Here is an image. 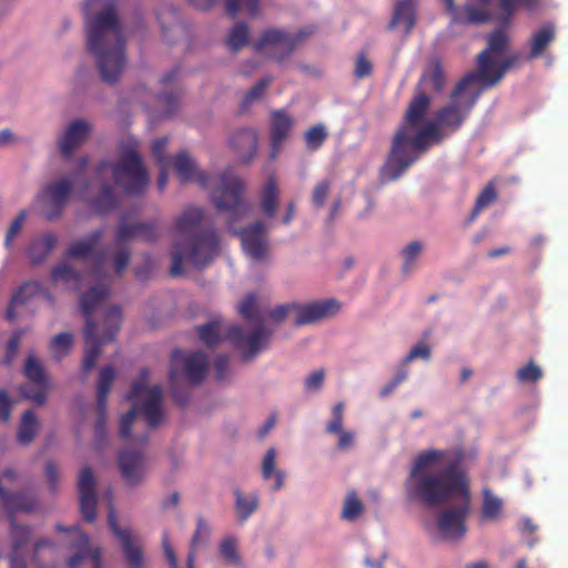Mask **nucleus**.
<instances>
[{"instance_id": "obj_22", "label": "nucleus", "mask_w": 568, "mask_h": 568, "mask_svg": "<svg viewBox=\"0 0 568 568\" xmlns=\"http://www.w3.org/2000/svg\"><path fill=\"white\" fill-rule=\"evenodd\" d=\"M77 544L73 546L78 554L69 559V568H80L82 565H89L91 568H101L100 549H91L89 546V536L79 530L78 527L70 529Z\"/></svg>"}, {"instance_id": "obj_2", "label": "nucleus", "mask_w": 568, "mask_h": 568, "mask_svg": "<svg viewBox=\"0 0 568 568\" xmlns=\"http://www.w3.org/2000/svg\"><path fill=\"white\" fill-rule=\"evenodd\" d=\"M171 162L182 183L196 182L210 192L216 210L226 215L230 231L240 235L244 253L254 262H265L270 254L266 225L256 222L241 231L234 226V223L243 220L250 211L242 199L244 182L231 170L207 176L199 170L195 161L186 152L178 153Z\"/></svg>"}, {"instance_id": "obj_39", "label": "nucleus", "mask_w": 568, "mask_h": 568, "mask_svg": "<svg viewBox=\"0 0 568 568\" xmlns=\"http://www.w3.org/2000/svg\"><path fill=\"white\" fill-rule=\"evenodd\" d=\"M38 432V420L32 410L24 412L18 432V440L22 445H29Z\"/></svg>"}, {"instance_id": "obj_52", "label": "nucleus", "mask_w": 568, "mask_h": 568, "mask_svg": "<svg viewBox=\"0 0 568 568\" xmlns=\"http://www.w3.org/2000/svg\"><path fill=\"white\" fill-rule=\"evenodd\" d=\"M28 212L26 210H21L19 214L16 216V219L10 223L6 237H4V245L7 247H10L13 240L19 235V233L22 230V226L27 220Z\"/></svg>"}, {"instance_id": "obj_21", "label": "nucleus", "mask_w": 568, "mask_h": 568, "mask_svg": "<svg viewBox=\"0 0 568 568\" xmlns=\"http://www.w3.org/2000/svg\"><path fill=\"white\" fill-rule=\"evenodd\" d=\"M92 124L84 119L70 122L58 140V146L63 156L70 158L90 136Z\"/></svg>"}, {"instance_id": "obj_57", "label": "nucleus", "mask_w": 568, "mask_h": 568, "mask_svg": "<svg viewBox=\"0 0 568 568\" xmlns=\"http://www.w3.org/2000/svg\"><path fill=\"white\" fill-rule=\"evenodd\" d=\"M24 333L26 332L23 329H19L14 332L11 338L9 339L7 345V355L4 358L6 364L10 365L13 362L19 349L21 338L24 335Z\"/></svg>"}, {"instance_id": "obj_16", "label": "nucleus", "mask_w": 568, "mask_h": 568, "mask_svg": "<svg viewBox=\"0 0 568 568\" xmlns=\"http://www.w3.org/2000/svg\"><path fill=\"white\" fill-rule=\"evenodd\" d=\"M183 366L185 378L197 384L202 382L206 375L209 363L206 356L202 352L184 353L182 351H174L172 355V368L170 372V379L175 383L176 368Z\"/></svg>"}, {"instance_id": "obj_7", "label": "nucleus", "mask_w": 568, "mask_h": 568, "mask_svg": "<svg viewBox=\"0 0 568 568\" xmlns=\"http://www.w3.org/2000/svg\"><path fill=\"white\" fill-rule=\"evenodd\" d=\"M202 209H185L173 225L171 274L181 275L185 267H204L220 253V236L214 230H204Z\"/></svg>"}, {"instance_id": "obj_30", "label": "nucleus", "mask_w": 568, "mask_h": 568, "mask_svg": "<svg viewBox=\"0 0 568 568\" xmlns=\"http://www.w3.org/2000/svg\"><path fill=\"white\" fill-rule=\"evenodd\" d=\"M42 293L41 285L36 281L26 282L12 296L7 317L13 320L17 316L16 308L27 304L31 298Z\"/></svg>"}, {"instance_id": "obj_49", "label": "nucleus", "mask_w": 568, "mask_h": 568, "mask_svg": "<svg viewBox=\"0 0 568 568\" xmlns=\"http://www.w3.org/2000/svg\"><path fill=\"white\" fill-rule=\"evenodd\" d=\"M430 346L426 342L415 344L409 353L402 361L403 366H407L415 359L428 361L430 358Z\"/></svg>"}, {"instance_id": "obj_42", "label": "nucleus", "mask_w": 568, "mask_h": 568, "mask_svg": "<svg viewBox=\"0 0 568 568\" xmlns=\"http://www.w3.org/2000/svg\"><path fill=\"white\" fill-rule=\"evenodd\" d=\"M423 251L424 244L419 241H412L403 248V271L405 273L412 271L415 266L416 260L420 256Z\"/></svg>"}, {"instance_id": "obj_17", "label": "nucleus", "mask_w": 568, "mask_h": 568, "mask_svg": "<svg viewBox=\"0 0 568 568\" xmlns=\"http://www.w3.org/2000/svg\"><path fill=\"white\" fill-rule=\"evenodd\" d=\"M24 375L29 379L30 384L21 387L22 396L38 405H44L49 388L48 379L42 364L32 354L27 357Z\"/></svg>"}, {"instance_id": "obj_58", "label": "nucleus", "mask_w": 568, "mask_h": 568, "mask_svg": "<svg viewBox=\"0 0 568 568\" xmlns=\"http://www.w3.org/2000/svg\"><path fill=\"white\" fill-rule=\"evenodd\" d=\"M498 7L503 12V17H500L499 21L503 24H507L511 16L519 8V3L517 0H499Z\"/></svg>"}, {"instance_id": "obj_43", "label": "nucleus", "mask_w": 568, "mask_h": 568, "mask_svg": "<svg viewBox=\"0 0 568 568\" xmlns=\"http://www.w3.org/2000/svg\"><path fill=\"white\" fill-rule=\"evenodd\" d=\"M544 376V372L534 361H529L526 365L519 367L516 372V378L519 383L529 384L537 383Z\"/></svg>"}, {"instance_id": "obj_14", "label": "nucleus", "mask_w": 568, "mask_h": 568, "mask_svg": "<svg viewBox=\"0 0 568 568\" xmlns=\"http://www.w3.org/2000/svg\"><path fill=\"white\" fill-rule=\"evenodd\" d=\"M73 187V180L62 178L48 184L36 197L33 205L39 206L48 220L60 216Z\"/></svg>"}, {"instance_id": "obj_5", "label": "nucleus", "mask_w": 568, "mask_h": 568, "mask_svg": "<svg viewBox=\"0 0 568 568\" xmlns=\"http://www.w3.org/2000/svg\"><path fill=\"white\" fill-rule=\"evenodd\" d=\"M83 11L89 51L95 57L101 79L113 83L126 65L124 32L114 2L85 0Z\"/></svg>"}, {"instance_id": "obj_36", "label": "nucleus", "mask_w": 568, "mask_h": 568, "mask_svg": "<svg viewBox=\"0 0 568 568\" xmlns=\"http://www.w3.org/2000/svg\"><path fill=\"white\" fill-rule=\"evenodd\" d=\"M272 77H265L258 80L250 90L245 92L242 98L240 109L242 111L248 110L253 104L260 102L266 94V91L272 83Z\"/></svg>"}, {"instance_id": "obj_32", "label": "nucleus", "mask_w": 568, "mask_h": 568, "mask_svg": "<svg viewBox=\"0 0 568 568\" xmlns=\"http://www.w3.org/2000/svg\"><path fill=\"white\" fill-rule=\"evenodd\" d=\"M280 201V187L274 178H270L261 190V209L266 217H274Z\"/></svg>"}, {"instance_id": "obj_8", "label": "nucleus", "mask_w": 568, "mask_h": 568, "mask_svg": "<svg viewBox=\"0 0 568 568\" xmlns=\"http://www.w3.org/2000/svg\"><path fill=\"white\" fill-rule=\"evenodd\" d=\"M148 382L149 371L143 368L126 396L132 407L120 422V435L123 438L131 436V426L138 417H142L150 428L160 426L164 420L162 388L159 385L151 386Z\"/></svg>"}, {"instance_id": "obj_15", "label": "nucleus", "mask_w": 568, "mask_h": 568, "mask_svg": "<svg viewBox=\"0 0 568 568\" xmlns=\"http://www.w3.org/2000/svg\"><path fill=\"white\" fill-rule=\"evenodd\" d=\"M339 310L341 303L334 298L307 304H300L294 302L293 324L296 327L314 324L336 315Z\"/></svg>"}, {"instance_id": "obj_45", "label": "nucleus", "mask_w": 568, "mask_h": 568, "mask_svg": "<svg viewBox=\"0 0 568 568\" xmlns=\"http://www.w3.org/2000/svg\"><path fill=\"white\" fill-rule=\"evenodd\" d=\"M328 132L323 124H317L310 128L305 132V142L308 150H317L327 139Z\"/></svg>"}, {"instance_id": "obj_60", "label": "nucleus", "mask_w": 568, "mask_h": 568, "mask_svg": "<svg viewBox=\"0 0 568 568\" xmlns=\"http://www.w3.org/2000/svg\"><path fill=\"white\" fill-rule=\"evenodd\" d=\"M338 435V442H337V448L341 450H347L353 447L355 442V433L352 430H343L337 433Z\"/></svg>"}, {"instance_id": "obj_40", "label": "nucleus", "mask_w": 568, "mask_h": 568, "mask_svg": "<svg viewBox=\"0 0 568 568\" xmlns=\"http://www.w3.org/2000/svg\"><path fill=\"white\" fill-rule=\"evenodd\" d=\"M248 41V26L245 22H237L230 31L226 43L232 51H239Z\"/></svg>"}, {"instance_id": "obj_50", "label": "nucleus", "mask_w": 568, "mask_h": 568, "mask_svg": "<svg viewBox=\"0 0 568 568\" xmlns=\"http://www.w3.org/2000/svg\"><path fill=\"white\" fill-rule=\"evenodd\" d=\"M344 403L339 402L334 405L332 409V419L326 425V433L328 434H337L343 432V423H344Z\"/></svg>"}, {"instance_id": "obj_3", "label": "nucleus", "mask_w": 568, "mask_h": 568, "mask_svg": "<svg viewBox=\"0 0 568 568\" xmlns=\"http://www.w3.org/2000/svg\"><path fill=\"white\" fill-rule=\"evenodd\" d=\"M106 261L105 253L95 257V268L87 276L80 275L70 265L68 261L58 264L51 271V281L55 285H62L68 290H80L83 282L89 284V291L80 298V307L87 317V326L84 331L85 349L83 357V367L91 371L95 365L100 354L101 346L113 341L121 324L122 313L119 306L110 307L104 315L105 333L99 334L97 325L89 318L90 314L95 311L102 301L106 297L109 290L104 283L106 274L102 272Z\"/></svg>"}, {"instance_id": "obj_13", "label": "nucleus", "mask_w": 568, "mask_h": 568, "mask_svg": "<svg viewBox=\"0 0 568 568\" xmlns=\"http://www.w3.org/2000/svg\"><path fill=\"white\" fill-rule=\"evenodd\" d=\"M457 504L444 509L437 519V530L442 538L454 540L459 539L466 534V517L470 509V493L466 489V495H457Z\"/></svg>"}, {"instance_id": "obj_51", "label": "nucleus", "mask_w": 568, "mask_h": 568, "mask_svg": "<svg viewBox=\"0 0 568 568\" xmlns=\"http://www.w3.org/2000/svg\"><path fill=\"white\" fill-rule=\"evenodd\" d=\"M363 513V505L355 494H349L345 500L342 517L346 520H354Z\"/></svg>"}, {"instance_id": "obj_63", "label": "nucleus", "mask_w": 568, "mask_h": 568, "mask_svg": "<svg viewBox=\"0 0 568 568\" xmlns=\"http://www.w3.org/2000/svg\"><path fill=\"white\" fill-rule=\"evenodd\" d=\"M45 477H47L50 488L52 490H55L57 484L60 478V474H59L58 467L52 462L47 463Z\"/></svg>"}, {"instance_id": "obj_59", "label": "nucleus", "mask_w": 568, "mask_h": 568, "mask_svg": "<svg viewBox=\"0 0 568 568\" xmlns=\"http://www.w3.org/2000/svg\"><path fill=\"white\" fill-rule=\"evenodd\" d=\"M158 103L164 108V115H170L179 104V97L176 94H162L158 98Z\"/></svg>"}, {"instance_id": "obj_38", "label": "nucleus", "mask_w": 568, "mask_h": 568, "mask_svg": "<svg viewBox=\"0 0 568 568\" xmlns=\"http://www.w3.org/2000/svg\"><path fill=\"white\" fill-rule=\"evenodd\" d=\"M446 83V78L443 68L438 62H434L428 70H426L419 81V85H427L435 92H440Z\"/></svg>"}, {"instance_id": "obj_53", "label": "nucleus", "mask_w": 568, "mask_h": 568, "mask_svg": "<svg viewBox=\"0 0 568 568\" xmlns=\"http://www.w3.org/2000/svg\"><path fill=\"white\" fill-rule=\"evenodd\" d=\"M293 308L294 302L277 305L267 313V317L275 324H281L286 320L293 321Z\"/></svg>"}, {"instance_id": "obj_44", "label": "nucleus", "mask_w": 568, "mask_h": 568, "mask_svg": "<svg viewBox=\"0 0 568 568\" xmlns=\"http://www.w3.org/2000/svg\"><path fill=\"white\" fill-rule=\"evenodd\" d=\"M73 337L69 333H60L54 336L50 343V352L57 359L65 356L71 349Z\"/></svg>"}, {"instance_id": "obj_20", "label": "nucleus", "mask_w": 568, "mask_h": 568, "mask_svg": "<svg viewBox=\"0 0 568 568\" xmlns=\"http://www.w3.org/2000/svg\"><path fill=\"white\" fill-rule=\"evenodd\" d=\"M78 490L80 497V510L83 518L92 523L97 517V483L90 467H83L78 478Z\"/></svg>"}, {"instance_id": "obj_37", "label": "nucleus", "mask_w": 568, "mask_h": 568, "mask_svg": "<svg viewBox=\"0 0 568 568\" xmlns=\"http://www.w3.org/2000/svg\"><path fill=\"white\" fill-rule=\"evenodd\" d=\"M30 531L24 526H18L12 524L11 526V536L13 539V554L10 557V566L11 568H23L24 564L19 559V549L22 547L24 542L29 539Z\"/></svg>"}, {"instance_id": "obj_11", "label": "nucleus", "mask_w": 568, "mask_h": 568, "mask_svg": "<svg viewBox=\"0 0 568 568\" xmlns=\"http://www.w3.org/2000/svg\"><path fill=\"white\" fill-rule=\"evenodd\" d=\"M158 227L153 223H128L121 221L115 234V252L112 255L114 272L119 275L125 270L130 261V251L124 246L132 241L151 242L158 237Z\"/></svg>"}, {"instance_id": "obj_27", "label": "nucleus", "mask_w": 568, "mask_h": 568, "mask_svg": "<svg viewBox=\"0 0 568 568\" xmlns=\"http://www.w3.org/2000/svg\"><path fill=\"white\" fill-rule=\"evenodd\" d=\"M57 243L58 237L53 233H45L42 236L33 239L27 251L30 263H42L53 251Z\"/></svg>"}, {"instance_id": "obj_29", "label": "nucleus", "mask_w": 568, "mask_h": 568, "mask_svg": "<svg viewBox=\"0 0 568 568\" xmlns=\"http://www.w3.org/2000/svg\"><path fill=\"white\" fill-rule=\"evenodd\" d=\"M102 231L95 230L87 237L72 243L67 252V257L87 258L93 255L102 239Z\"/></svg>"}, {"instance_id": "obj_35", "label": "nucleus", "mask_w": 568, "mask_h": 568, "mask_svg": "<svg viewBox=\"0 0 568 568\" xmlns=\"http://www.w3.org/2000/svg\"><path fill=\"white\" fill-rule=\"evenodd\" d=\"M219 552L226 565L235 568H244V562L239 554V540L236 537H225L220 542Z\"/></svg>"}, {"instance_id": "obj_12", "label": "nucleus", "mask_w": 568, "mask_h": 568, "mask_svg": "<svg viewBox=\"0 0 568 568\" xmlns=\"http://www.w3.org/2000/svg\"><path fill=\"white\" fill-rule=\"evenodd\" d=\"M303 38L304 34L301 31L288 32L282 29H267L254 43V50L261 55L281 62L293 53Z\"/></svg>"}, {"instance_id": "obj_18", "label": "nucleus", "mask_w": 568, "mask_h": 568, "mask_svg": "<svg viewBox=\"0 0 568 568\" xmlns=\"http://www.w3.org/2000/svg\"><path fill=\"white\" fill-rule=\"evenodd\" d=\"M120 474L130 487H138L146 479L148 459L141 452L122 449L118 457Z\"/></svg>"}, {"instance_id": "obj_26", "label": "nucleus", "mask_w": 568, "mask_h": 568, "mask_svg": "<svg viewBox=\"0 0 568 568\" xmlns=\"http://www.w3.org/2000/svg\"><path fill=\"white\" fill-rule=\"evenodd\" d=\"M113 379L114 371L111 366H105L104 368L101 369L98 382V409L100 410L101 416L95 426L97 435L99 436L103 434L106 396L109 394Z\"/></svg>"}, {"instance_id": "obj_19", "label": "nucleus", "mask_w": 568, "mask_h": 568, "mask_svg": "<svg viewBox=\"0 0 568 568\" xmlns=\"http://www.w3.org/2000/svg\"><path fill=\"white\" fill-rule=\"evenodd\" d=\"M108 521L111 530L122 544L124 558L129 566L131 568H142L144 558L142 552L143 544L140 536L130 529H121L116 523L113 509H110Z\"/></svg>"}, {"instance_id": "obj_46", "label": "nucleus", "mask_w": 568, "mask_h": 568, "mask_svg": "<svg viewBox=\"0 0 568 568\" xmlns=\"http://www.w3.org/2000/svg\"><path fill=\"white\" fill-rule=\"evenodd\" d=\"M210 536H211L210 525L202 517H199L197 523H196V529L191 539L190 551H193V554L195 555L196 549L201 545L206 542L209 540Z\"/></svg>"}, {"instance_id": "obj_55", "label": "nucleus", "mask_w": 568, "mask_h": 568, "mask_svg": "<svg viewBox=\"0 0 568 568\" xmlns=\"http://www.w3.org/2000/svg\"><path fill=\"white\" fill-rule=\"evenodd\" d=\"M166 146L168 138L156 139L152 143V154L160 166H168L171 163V159L165 155Z\"/></svg>"}, {"instance_id": "obj_54", "label": "nucleus", "mask_w": 568, "mask_h": 568, "mask_svg": "<svg viewBox=\"0 0 568 568\" xmlns=\"http://www.w3.org/2000/svg\"><path fill=\"white\" fill-rule=\"evenodd\" d=\"M217 322H210L197 328L201 341L209 345H215L220 341V332L217 329Z\"/></svg>"}, {"instance_id": "obj_24", "label": "nucleus", "mask_w": 568, "mask_h": 568, "mask_svg": "<svg viewBox=\"0 0 568 568\" xmlns=\"http://www.w3.org/2000/svg\"><path fill=\"white\" fill-rule=\"evenodd\" d=\"M229 143L243 163L251 162L257 153V133L255 130H239L231 135Z\"/></svg>"}, {"instance_id": "obj_48", "label": "nucleus", "mask_w": 568, "mask_h": 568, "mask_svg": "<svg viewBox=\"0 0 568 568\" xmlns=\"http://www.w3.org/2000/svg\"><path fill=\"white\" fill-rule=\"evenodd\" d=\"M332 181L322 180L317 182L312 192V203L315 207L322 209L331 191Z\"/></svg>"}, {"instance_id": "obj_56", "label": "nucleus", "mask_w": 568, "mask_h": 568, "mask_svg": "<svg viewBox=\"0 0 568 568\" xmlns=\"http://www.w3.org/2000/svg\"><path fill=\"white\" fill-rule=\"evenodd\" d=\"M325 381V371L318 369L311 373L304 381V387L310 393L318 392Z\"/></svg>"}, {"instance_id": "obj_23", "label": "nucleus", "mask_w": 568, "mask_h": 568, "mask_svg": "<svg viewBox=\"0 0 568 568\" xmlns=\"http://www.w3.org/2000/svg\"><path fill=\"white\" fill-rule=\"evenodd\" d=\"M293 126L292 116L284 110H276L271 113L270 129H271V156L275 158L284 141L290 136Z\"/></svg>"}, {"instance_id": "obj_64", "label": "nucleus", "mask_w": 568, "mask_h": 568, "mask_svg": "<svg viewBox=\"0 0 568 568\" xmlns=\"http://www.w3.org/2000/svg\"><path fill=\"white\" fill-rule=\"evenodd\" d=\"M229 366V357L227 356H219L214 362V369L217 379H223L226 376V371Z\"/></svg>"}, {"instance_id": "obj_10", "label": "nucleus", "mask_w": 568, "mask_h": 568, "mask_svg": "<svg viewBox=\"0 0 568 568\" xmlns=\"http://www.w3.org/2000/svg\"><path fill=\"white\" fill-rule=\"evenodd\" d=\"M488 47L478 54L476 81H483L486 88L495 85L505 72L516 62L517 58L500 60L507 49L508 37L503 30H495L488 36Z\"/></svg>"}, {"instance_id": "obj_6", "label": "nucleus", "mask_w": 568, "mask_h": 568, "mask_svg": "<svg viewBox=\"0 0 568 568\" xmlns=\"http://www.w3.org/2000/svg\"><path fill=\"white\" fill-rule=\"evenodd\" d=\"M148 183L149 176L140 154L130 150L115 164L100 163L93 180L83 186L78 196L95 212H104L116 202L115 186L128 194H136L144 191Z\"/></svg>"}, {"instance_id": "obj_9", "label": "nucleus", "mask_w": 568, "mask_h": 568, "mask_svg": "<svg viewBox=\"0 0 568 568\" xmlns=\"http://www.w3.org/2000/svg\"><path fill=\"white\" fill-rule=\"evenodd\" d=\"M239 312L246 321L257 323L258 326L251 333H245L241 327L233 326L230 328L227 337L245 359H251L266 347L271 332L263 326V316L257 308L254 294L245 296L239 304Z\"/></svg>"}, {"instance_id": "obj_41", "label": "nucleus", "mask_w": 568, "mask_h": 568, "mask_svg": "<svg viewBox=\"0 0 568 568\" xmlns=\"http://www.w3.org/2000/svg\"><path fill=\"white\" fill-rule=\"evenodd\" d=\"M261 0H226V11L231 16L246 12L254 17L258 12Z\"/></svg>"}, {"instance_id": "obj_1", "label": "nucleus", "mask_w": 568, "mask_h": 568, "mask_svg": "<svg viewBox=\"0 0 568 568\" xmlns=\"http://www.w3.org/2000/svg\"><path fill=\"white\" fill-rule=\"evenodd\" d=\"M476 82L475 73L463 78L452 92L449 103L439 109L430 121L426 120L430 98L423 91L414 97L381 168L383 182L398 179L433 144L439 143L444 138L442 129L455 132L462 126L480 94Z\"/></svg>"}, {"instance_id": "obj_34", "label": "nucleus", "mask_w": 568, "mask_h": 568, "mask_svg": "<svg viewBox=\"0 0 568 568\" xmlns=\"http://www.w3.org/2000/svg\"><path fill=\"white\" fill-rule=\"evenodd\" d=\"M556 30L551 24L544 26L531 36L529 59L539 57L555 40Z\"/></svg>"}, {"instance_id": "obj_61", "label": "nucleus", "mask_w": 568, "mask_h": 568, "mask_svg": "<svg viewBox=\"0 0 568 568\" xmlns=\"http://www.w3.org/2000/svg\"><path fill=\"white\" fill-rule=\"evenodd\" d=\"M12 408V402L10 400L6 390H0V419L3 422L9 420Z\"/></svg>"}, {"instance_id": "obj_33", "label": "nucleus", "mask_w": 568, "mask_h": 568, "mask_svg": "<svg viewBox=\"0 0 568 568\" xmlns=\"http://www.w3.org/2000/svg\"><path fill=\"white\" fill-rule=\"evenodd\" d=\"M235 513L241 521H246L260 505L257 493L245 495L241 489H234Z\"/></svg>"}, {"instance_id": "obj_62", "label": "nucleus", "mask_w": 568, "mask_h": 568, "mask_svg": "<svg viewBox=\"0 0 568 568\" xmlns=\"http://www.w3.org/2000/svg\"><path fill=\"white\" fill-rule=\"evenodd\" d=\"M372 72V64L365 57H359L355 63V77L358 79L368 77Z\"/></svg>"}, {"instance_id": "obj_25", "label": "nucleus", "mask_w": 568, "mask_h": 568, "mask_svg": "<svg viewBox=\"0 0 568 568\" xmlns=\"http://www.w3.org/2000/svg\"><path fill=\"white\" fill-rule=\"evenodd\" d=\"M277 452L274 447L266 450L261 463L262 478L273 480L271 486L272 491H277L284 487L286 474L284 470L276 468Z\"/></svg>"}, {"instance_id": "obj_4", "label": "nucleus", "mask_w": 568, "mask_h": 568, "mask_svg": "<svg viewBox=\"0 0 568 568\" xmlns=\"http://www.w3.org/2000/svg\"><path fill=\"white\" fill-rule=\"evenodd\" d=\"M403 488L409 503L434 507L466 495L469 483L448 452L426 449L414 457Z\"/></svg>"}, {"instance_id": "obj_28", "label": "nucleus", "mask_w": 568, "mask_h": 568, "mask_svg": "<svg viewBox=\"0 0 568 568\" xmlns=\"http://www.w3.org/2000/svg\"><path fill=\"white\" fill-rule=\"evenodd\" d=\"M504 516V503L491 489H483V503L480 518L485 521L495 523Z\"/></svg>"}, {"instance_id": "obj_47", "label": "nucleus", "mask_w": 568, "mask_h": 568, "mask_svg": "<svg viewBox=\"0 0 568 568\" xmlns=\"http://www.w3.org/2000/svg\"><path fill=\"white\" fill-rule=\"evenodd\" d=\"M497 195L494 189V185L488 184L483 192L478 195L474 210L470 215V220L474 221L478 214L486 209L489 204H491L496 200Z\"/></svg>"}, {"instance_id": "obj_31", "label": "nucleus", "mask_w": 568, "mask_h": 568, "mask_svg": "<svg viewBox=\"0 0 568 568\" xmlns=\"http://www.w3.org/2000/svg\"><path fill=\"white\" fill-rule=\"evenodd\" d=\"M415 24L414 0H398L395 3L390 26H402L405 33H408Z\"/></svg>"}]
</instances>
